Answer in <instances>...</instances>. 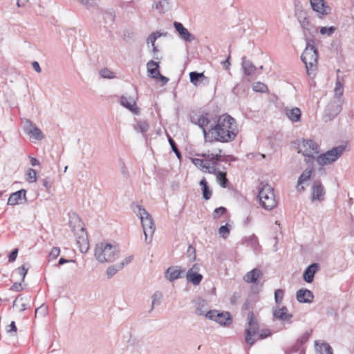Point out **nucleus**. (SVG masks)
Listing matches in <instances>:
<instances>
[{
	"mask_svg": "<svg viewBox=\"0 0 354 354\" xmlns=\"http://www.w3.org/2000/svg\"><path fill=\"white\" fill-rule=\"evenodd\" d=\"M335 30V28L333 26H330L328 28L322 27L320 28L319 32L322 35H327L330 36L334 33Z\"/></svg>",
	"mask_w": 354,
	"mask_h": 354,
	"instance_id": "obj_52",
	"label": "nucleus"
},
{
	"mask_svg": "<svg viewBox=\"0 0 354 354\" xmlns=\"http://www.w3.org/2000/svg\"><path fill=\"white\" fill-rule=\"evenodd\" d=\"M230 55H229L227 59L222 62V64L223 65V67L228 70L230 68Z\"/></svg>",
	"mask_w": 354,
	"mask_h": 354,
	"instance_id": "obj_63",
	"label": "nucleus"
},
{
	"mask_svg": "<svg viewBox=\"0 0 354 354\" xmlns=\"http://www.w3.org/2000/svg\"><path fill=\"white\" fill-rule=\"evenodd\" d=\"M196 314L198 315H205L206 314V304L205 300L198 298L196 301Z\"/></svg>",
	"mask_w": 354,
	"mask_h": 354,
	"instance_id": "obj_33",
	"label": "nucleus"
},
{
	"mask_svg": "<svg viewBox=\"0 0 354 354\" xmlns=\"http://www.w3.org/2000/svg\"><path fill=\"white\" fill-rule=\"evenodd\" d=\"M28 136L37 140H41L44 138L43 133L37 126L33 128L32 133Z\"/></svg>",
	"mask_w": 354,
	"mask_h": 354,
	"instance_id": "obj_40",
	"label": "nucleus"
},
{
	"mask_svg": "<svg viewBox=\"0 0 354 354\" xmlns=\"http://www.w3.org/2000/svg\"><path fill=\"white\" fill-rule=\"evenodd\" d=\"M230 232V228L227 224L222 225L218 228V234L223 239H226Z\"/></svg>",
	"mask_w": 354,
	"mask_h": 354,
	"instance_id": "obj_43",
	"label": "nucleus"
},
{
	"mask_svg": "<svg viewBox=\"0 0 354 354\" xmlns=\"http://www.w3.org/2000/svg\"><path fill=\"white\" fill-rule=\"evenodd\" d=\"M317 263H312L308 266L304 272L303 277L307 283H311L313 281L314 275L318 270Z\"/></svg>",
	"mask_w": 354,
	"mask_h": 354,
	"instance_id": "obj_21",
	"label": "nucleus"
},
{
	"mask_svg": "<svg viewBox=\"0 0 354 354\" xmlns=\"http://www.w3.org/2000/svg\"><path fill=\"white\" fill-rule=\"evenodd\" d=\"M227 212V209L224 207H219L216 208L212 214V216L214 218L217 219L221 215L224 214Z\"/></svg>",
	"mask_w": 354,
	"mask_h": 354,
	"instance_id": "obj_47",
	"label": "nucleus"
},
{
	"mask_svg": "<svg viewBox=\"0 0 354 354\" xmlns=\"http://www.w3.org/2000/svg\"><path fill=\"white\" fill-rule=\"evenodd\" d=\"M252 87L253 91L256 92L266 93L268 91V86L260 82H254Z\"/></svg>",
	"mask_w": 354,
	"mask_h": 354,
	"instance_id": "obj_37",
	"label": "nucleus"
},
{
	"mask_svg": "<svg viewBox=\"0 0 354 354\" xmlns=\"http://www.w3.org/2000/svg\"><path fill=\"white\" fill-rule=\"evenodd\" d=\"M192 163L198 168L205 169L206 162L200 158H193Z\"/></svg>",
	"mask_w": 354,
	"mask_h": 354,
	"instance_id": "obj_54",
	"label": "nucleus"
},
{
	"mask_svg": "<svg viewBox=\"0 0 354 354\" xmlns=\"http://www.w3.org/2000/svg\"><path fill=\"white\" fill-rule=\"evenodd\" d=\"M262 272L259 269L254 268L246 273L243 279L247 283H257V280L261 277Z\"/></svg>",
	"mask_w": 354,
	"mask_h": 354,
	"instance_id": "obj_23",
	"label": "nucleus"
},
{
	"mask_svg": "<svg viewBox=\"0 0 354 354\" xmlns=\"http://www.w3.org/2000/svg\"><path fill=\"white\" fill-rule=\"evenodd\" d=\"M36 125L34 124L30 120L28 119H25L24 121H23V128H24V132L29 135L32 133V131L33 129V128H35Z\"/></svg>",
	"mask_w": 354,
	"mask_h": 354,
	"instance_id": "obj_38",
	"label": "nucleus"
},
{
	"mask_svg": "<svg viewBox=\"0 0 354 354\" xmlns=\"http://www.w3.org/2000/svg\"><path fill=\"white\" fill-rule=\"evenodd\" d=\"M306 46L301 54V59L306 65V72L308 76L314 77L317 70L318 53L314 46L315 41L313 38H306Z\"/></svg>",
	"mask_w": 354,
	"mask_h": 354,
	"instance_id": "obj_2",
	"label": "nucleus"
},
{
	"mask_svg": "<svg viewBox=\"0 0 354 354\" xmlns=\"http://www.w3.org/2000/svg\"><path fill=\"white\" fill-rule=\"evenodd\" d=\"M26 191L24 189L17 191L10 194L8 200V205H15L25 203L27 201Z\"/></svg>",
	"mask_w": 354,
	"mask_h": 354,
	"instance_id": "obj_14",
	"label": "nucleus"
},
{
	"mask_svg": "<svg viewBox=\"0 0 354 354\" xmlns=\"http://www.w3.org/2000/svg\"><path fill=\"white\" fill-rule=\"evenodd\" d=\"M149 129V124L147 122L144 120H140L134 126V129L137 131H140L142 133H145Z\"/></svg>",
	"mask_w": 354,
	"mask_h": 354,
	"instance_id": "obj_34",
	"label": "nucleus"
},
{
	"mask_svg": "<svg viewBox=\"0 0 354 354\" xmlns=\"http://www.w3.org/2000/svg\"><path fill=\"white\" fill-rule=\"evenodd\" d=\"M200 185L202 187L203 191V197L205 200H209L212 194V190L209 189V187L207 184V182L205 178H203L199 183Z\"/></svg>",
	"mask_w": 354,
	"mask_h": 354,
	"instance_id": "obj_27",
	"label": "nucleus"
},
{
	"mask_svg": "<svg viewBox=\"0 0 354 354\" xmlns=\"http://www.w3.org/2000/svg\"><path fill=\"white\" fill-rule=\"evenodd\" d=\"M271 335V333L270 332V330H262L259 334L257 333V335H258L259 338L258 339H264L268 336H270Z\"/></svg>",
	"mask_w": 354,
	"mask_h": 354,
	"instance_id": "obj_60",
	"label": "nucleus"
},
{
	"mask_svg": "<svg viewBox=\"0 0 354 354\" xmlns=\"http://www.w3.org/2000/svg\"><path fill=\"white\" fill-rule=\"evenodd\" d=\"M310 336V332H308V331L305 332L297 339V344H299V345H302V344H305L309 339Z\"/></svg>",
	"mask_w": 354,
	"mask_h": 354,
	"instance_id": "obj_50",
	"label": "nucleus"
},
{
	"mask_svg": "<svg viewBox=\"0 0 354 354\" xmlns=\"http://www.w3.org/2000/svg\"><path fill=\"white\" fill-rule=\"evenodd\" d=\"M147 72L149 73V75L152 77L157 79L158 78V75H160L159 71V64L158 62H154L153 60H150L147 64Z\"/></svg>",
	"mask_w": 354,
	"mask_h": 354,
	"instance_id": "obj_25",
	"label": "nucleus"
},
{
	"mask_svg": "<svg viewBox=\"0 0 354 354\" xmlns=\"http://www.w3.org/2000/svg\"><path fill=\"white\" fill-rule=\"evenodd\" d=\"M286 115L293 122H299L301 119V110L297 108H286L285 109Z\"/></svg>",
	"mask_w": 354,
	"mask_h": 354,
	"instance_id": "obj_24",
	"label": "nucleus"
},
{
	"mask_svg": "<svg viewBox=\"0 0 354 354\" xmlns=\"http://www.w3.org/2000/svg\"><path fill=\"white\" fill-rule=\"evenodd\" d=\"M121 270V268H118V264L109 266L106 272L107 277L109 279L113 277L118 271Z\"/></svg>",
	"mask_w": 354,
	"mask_h": 354,
	"instance_id": "obj_41",
	"label": "nucleus"
},
{
	"mask_svg": "<svg viewBox=\"0 0 354 354\" xmlns=\"http://www.w3.org/2000/svg\"><path fill=\"white\" fill-rule=\"evenodd\" d=\"M37 171L34 169H28L27 171V181L34 183L37 180Z\"/></svg>",
	"mask_w": 354,
	"mask_h": 354,
	"instance_id": "obj_44",
	"label": "nucleus"
},
{
	"mask_svg": "<svg viewBox=\"0 0 354 354\" xmlns=\"http://www.w3.org/2000/svg\"><path fill=\"white\" fill-rule=\"evenodd\" d=\"M343 100L333 99L327 104L325 109V115L326 120H331L337 116L342 111V104Z\"/></svg>",
	"mask_w": 354,
	"mask_h": 354,
	"instance_id": "obj_11",
	"label": "nucleus"
},
{
	"mask_svg": "<svg viewBox=\"0 0 354 354\" xmlns=\"http://www.w3.org/2000/svg\"><path fill=\"white\" fill-rule=\"evenodd\" d=\"M174 26L179 34L180 38L184 39L185 41L191 42L195 39L194 36L192 35L181 23L175 21L174 23Z\"/></svg>",
	"mask_w": 354,
	"mask_h": 354,
	"instance_id": "obj_18",
	"label": "nucleus"
},
{
	"mask_svg": "<svg viewBox=\"0 0 354 354\" xmlns=\"http://www.w3.org/2000/svg\"><path fill=\"white\" fill-rule=\"evenodd\" d=\"M120 250L117 245L101 242L95 246V257L101 263L113 262L118 258Z\"/></svg>",
	"mask_w": 354,
	"mask_h": 354,
	"instance_id": "obj_4",
	"label": "nucleus"
},
{
	"mask_svg": "<svg viewBox=\"0 0 354 354\" xmlns=\"http://www.w3.org/2000/svg\"><path fill=\"white\" fill-rule=\"evenodd\" d=\"M168 140H169V145H171L172 151L176 153V156L178 158H180L181 156V154H180V152L179 151V150L178 149V147L176 145L175 141L170 137L169 138Z\"/></svg>",
	"mask_w": 354,
	"mask_h": 354,
	"instance_id": "obj_53",
	"label": "nucleus"
},
{
	"mask_svg": "<svg viewBox=\"0 0 354 354\" xmlns=\"http://www.w3.org/2000/svg\"><path fill=\"white\" fill-rule=\"evenodd\" d=\"M100 75L102 77L106 79H113L115 77L113 72L108 69L107 68H102L100 71Z\"/></svg>",
	"mask_w": 354,
	"mask_h": 354,
	"instance_id": "obj_45",
	"label": "nucleus"
},
{
	"mask_svg": "<svg viewBox=\"0 0 354 354\" xmlns=\"http://www.w3.org/2000/svg\"><path fill=\"white\" fill-rule=\"evenodd\" d=\"M326 191L320 180H315L312 186L311 201L322 202L324 200Z\"/></svg>",
	"mask_w": 354,
	"mask_h": 354,
	"instance_id": "obj_13",
	"label": "nucleus"
},
{
	"mask_svg": "<svg viewBox=\"0 0 354 354\" xmlns=\"http://www.w3.org/2000/svg\"><path fill=\"white\" fill-rule=\"evenodd\" d=\"M259 330V324L257 320L254 317L252 312H249L248 315V326L245 328V342L249 346H252L257 339L255 336Z\"/></svg>",
	"mask_w": 354,
	"mask_h": 354,
	"instance_id": "obj_9",
	"label": "nucleus"
},
{
	"mask_svg": "<svg viewBox=\"0 0 354 354\" xmlns=\"http://www.w3.org/2000/svg\"><path fill=\"white\" fill-rule=\"evenodd\" d=\"M198 267L194 264L187 272L186 277L189 282L192 283L194 285H198L202 279L203 275L198 273Z\"/></svg>",
	"mask_w": 354,
	"mask_h": 354,
	"instance_id": "obj_17",
	"label": "nucleus"
},
{
	"mask_svg": "<svg viewBox=\"0 0 354 354\" xmlns=\"http://www.w3.org/2000/svg\"><path fill=\"white\" fill-rule=\"evenodd\" d=\"M344 150V146H337L318 156L316 158V161L318 165L322 166L330 165L335 162L342 155Z\"/></svg>",
	"mask_w": 354,
	"mask_h": 354,
	"instance_id": "obj_8",
	"label": "nucleus"
},
{
	"mask_svg": "<svg viewBox=\"0 0 354 354\" xmlns=\"http://www.w3.org/2000/svg\"><path fill=\"white\" fill-rule=\"evenodd\" d=\"M153 8L158 10L160 13H165L169 9V2L168 0H160L153 4Z\"/></svg>",
	"mask_w": 354,
	"mask_h": 354,
	"instance_id": "obj_32",
	"label": "nucleus"
},
{
	"mask_svg": "<svg viewBox=\"0 0 354 354\" xmlns=\"http://www.w3.org/2000/svg\"><path fill=\"white\" fill-rule=\"evenodd\" d=\"M163 298V295L160 291H156L151 296V308L150 311H152L155 306H159Z\"/></svg>",
	"mask_w": 354,
	"mask_h": 354,
	"instance_id": "obj_30",
	"label": "nucleus"
},
{
	"mask_svg": "<svg viewBox=\"0 0 354 354\" xmlns=\"http://www.w3.org/2000/svg\"><path fill=\"white\" fill-rule=\"evenodd\" d=\"M238 130L235 120L228 114L219 116L216 123L209 129V142H229L234 140Z\"/></svg>",
	"mask_w": 354,
	"mask_h": 354,
	"instance_id": "obj_1",
	"label": "nucleus"
},
{
	"mask_svg": "<svg viewBox=\"0 0 354 354\" xmlns=\"http://www.w3.org/2000/svg\"><path fill=\"white\" fill-rule=\"evenodd\" d=\"M21 284V283H15L10 288L11 290L19 292L22 290Z\"/></svg>",
	"mask_w": 354,
	"mask_h": 354,
	"instance_id": "obj_61",
	"label": "nucleus"
},
{
	"mask_svg": "<svg viewBox=\"0 0 354 354\" xmlns=\"http://www.w3.org/2000/svg\"><path fill=\"white\" fill-rule=\"evenodd\" d=\"M28 268H26L24 266H21L17 268L16 272L21 277V281L24 280V278L28 272Z\"/></svg>",
	"mask_w": 354,
	"mask_h": 354,
	"instance_id": "obj_57",
	"label": "nucleus"
},
{
	"mask_svg": "<svg viewBox=\"0 0 354 354\" xmlns=\"http://www.w3.org/2000/svg\"><path fill=\"white\" fill-rule=\"evenodd\" d=\"M23 300H24L23 297H21L20 295L17 296V298L15 299V301L13 302L12 306L13 307H17L18 306L17 304L19 302L23 301Z\"/></svg>",
	"mask_w": 354,
	"mask_h": 354,
	"instance_id": "obj_64",
	"label": "nucleus"
},
{
	"mask_svg": "<svg viewBox=\"0 0 354 354\" xmlns=\"http://www.w3.org/2000/svg\"><path fill=\"white\" fill-rule=\"evenodd\" d=\"M221 151H222L221 149H219L218 150L219 153H218V154L203 153L201 155V156L206 158L205 162H208L209 163L211 162L214 165H217L218 162L221 160V156L220 154L221 153Z\"/></svg>",
	"mask_w": 354,
	"mask_h": 354,
	"instance_id": "obj_29",
	"label": "nucleus"
},
{
	"mask_svg": "<svg viewBox=\"0 0 354 354\" xmlns=\"http://www.w3.org/2000/svg\"><path fill=\"white\" fill-rule=\"evenodd\" d=\"M167 33H161L159 31L153 32L148 37L147 42L151 43L152 46L155 45V42L158 38L161 36H165Z\"/></svg>",
	"mask_w": 354,
	"mask_h": 354,
	"instance_id": "obj_39",
	"label": "nucleus"
},
{
	"mask_svg": "<svg viewBox=\"0 0 354 354\" xmlns=\"http://www.w3.org/2000/svg\"><path fill=\"white\" fill-rule=\"evenodd\" d=\"M205 317L210 320H214L223 326H228L232 322V319L228 312L219 313L216 310H210L206 313Z\"/></svg>",
	"mask_w": 354,
	"mask_h": 354,
	"instance_id": "obj_10",
	"label": "nucleus"
},
{
	"mask_svg": "<svg viewBox=\"0 0 354 354\" xmlns=\"http://www.w3.org/2000/svg\"><path fill=\"white\" fill-rule=\"evenodd\" d=\"M6 332L10 334L11 336H16L17 335V326L15 322L12 321L10 324L6 326Z\"/></svg>",
	"mask_w": 354,
	"mask_h": 354,
	"instance_id": "obj_46",
	"label": "nucleus"
},
{
	"mask_svg": "<svg viewBox=\"0 0 354 354\" xmlns=\"http://www.w3.org/2000/svg\"><path fill=\"white\" fill-rule=\"evenodd\" d=\"M313 168L308 167L306 168L303 173L300 175L297 180V189L299 192H302L305 191V187L303 185L309 181L312 177L313 174Z\"/></svg>",
	"mask_w": 354,
	"mask_h": 354,
	"instance_id": "obj_16",
	"label": "nucleus"
},
{
	"mask_svg": "<svg viewBox=\"0 0 354 354\" xmlns=\"http://www.w3.org/2000/svg\"><path fill=\"white\" fill-rule=\"evenodd\" d=\"M283 297V291L282 290L277 289L275 290L274 299H275V301L277 304H279L282 301Z\"/></svg>",
	"mask_w": 354,
	"mask_h": 354,
	"instance_id": "obj_55",
	"label": "nucleus"
},
{
	"mask_svg": "<svg viewBox=\"0 0 354 354\" xmlns=\"http://www.w3.org/2000/svg\"><path fill=\"white\" fill-rule=\"evenodd\" d=\"M320 354H333L331 346L326 342H323L319 346Z\"/></svg>",
	"mask_w": 354,
	"mask_h": 354,
	"instance_id": "obj_42",
	"label": "nucleus"
},
{
	"mask_svg": "<svg viewBox=\"0 0 354 354\" xmlns=\"http://www.w3.org/2000/svg\"><path fill=\"white\" fill-rule=\"evenodd\" d=\"M274 315L282 321L289 320L292 317V315L288 313V309L286 307L280 308L274 313Z\"/></svg>",
	"mask_w": 354,
	"mask_h": 354,
	"instance_id": "obj_31",
	"label": "nucleus"
},
{
	"mask_svg": "<svg viewBox=\"0 0 354 354\" xmlns=\"http://www.w3.org/2000/svg\"><path fill=\"white\" fill-rule=\"evenodd\" d=\"M295 15L297 20L303 29L305 38H310L309 37H315L317 33V28L309 20L305 11L302 10L296 9Z\"/></svg>",
	"mask_w": 354,
	"mask_h": 354,
	"instance_id": "obj_7",
	"label": "nucleus"
},
{
	"mask_svg": "<svg viewBox=\"0 0 354 354\" xmlns=\"http://www.w3.org/2000/svg\"><path fill=\"white\" fill-rule=\"evenodd\" d=\"M258 198L261 206L267 210H271L277 205L274 194V189L268 184L259 188Z\"/></svg>",
	"mask_w": 354,
	"mask_h": 354,
	"instance_id": "obj_5",
	"label": "nucleus"
},
{
	"mask_svg": "<svg viewBox=\"0 0 354 354\" xmlns=\"http://www.w3.org/2000/svg\"><path fill=\"white\" fill-rule=\"evenodd\" d=\"M187 252L190 253L189 259L190 260H195L196 254H195V248L192 245H189L187 250Z\"/></svg>",
	"mask_w": 354,
	"mask_h": 354,
	"instance_id": "obj_59",
	"label": "nucleus"
},
{
	"mask_svg": "<svg viewBox=\"0 0 354 354\" xmlns=\"http://www.w3.org/2000/svg\"><path fill=\"white\" fill-rule=\"evenodd\" d=\"M60 254V249L58 247H53L48 255V261L55 260Z\"/></svg>",
	"mask_w": 354,
	"mask_h": 354,
	"instance_id": "obj_48",
	"label": "nucleus"
},
{
	"mask_svg": "<svg viewBox=\"0 0 354 354\" xmlns=\"http://www.w3.org/2000/svg\"><path fill=\"white\" fill-rule=\"evenodd\" d=\"M120 104L134 114H138L140 109L136 106V99L133 97L124 95L120 98Z\"/></svg>",
	"mask_w": 354,
	"mask_h": 354,
	"instance_id": "obj_15",
	"label": "nucleus"
},
{
	"mask_svg": "<svg viewBox=\"0 0 354 354\" xmlns=\"http://www.w3.org/2000/svg\"><path fill=\"white\" fill-rule=\"evenodd\" d=\"M133 257L132 255L126 257L120 263H118V268L122 269L125 266L130 263L131 262V261L133 260Z\"/></svg>",
	"mask_w": 354,
	"mask_h": 354,
	"instance_id": "obj_56",
	"label": "nucleus"
},
{
	"mask_svg": "<svg viewBox=\"0 0 354 354\" xmlns=\"http://www.w3.org/2000/svg\"><path fill=\"white\" fill-rule=\"evenodd\" d=\"M183 271L180 270L178 267H169L166 270V278L170 281H174V280L180 277V274Z\"/></svg>",
	"mask_w": 354,
	"mask_h": 354,
	"instance_id": "obj_26",
	"label": "nucleus"
},
{
	"mask_svg": "<svg viewBox=\"0 0 354 354\" xmlns=\"http://www.w3.org/2000/svg\"><path fill=\"white\" fill-rule=\"evenodd\" d=\"M133 212L139 216L143 232L145 236V242L150 243L156 230V225L151 214L140 205L136 204L132 207Z\"/></svg>",
	"mask_w": 354,
	"mask_h": 354,
	"instance_id": "obj_3",
	"label": "nucleus"
},
{
	"mask_svg": "<svg viewBox=\"0 0 354 354\" xmlns=\"http://www.w3.org/2000/svg\"><path fill=\"white\" fill-rule=\"evenodd\" d=\"M310 3L313 10L319 15H328L330 8L325 5L324 0H310Z\"/></svg>",
	"mask_w": 354,
	"mask_h": 354,
	"instance_id": "obj_19",
	"label": "nucleus"
},
{
	"mask_svg": "<svg viewBox=\"0 0 354 354\" xmlns=\"http://www.w3.org/2000/svg\"><path fill=\"white\" fill-rule=\"evenodd\" d=\"M202 77H205L203 73L192 71L189 73L190 82L195 86H197L198 82Z\"/></svg>",
	"mask_w": 354,
	"mask_h": 354,
	"instance_id": "obj_35",
	"label": "nucleus"
},
{
	"mask_svg": "<svg viewBox=\"0 0 354 354\" xmlns=\"http://www.w3.org/2000/svg\"><path fill=\"white\" fill-rule=\"evenodd\" d=\"M298 152L301 153L308 158L306 162L312 164L315 158V155L319 153V147L317 142L313 140H303L298 143Z\"/></svg>",
	"mask_w": 354,
	"mask_h": 354,
	"instance_id": "obj_6",
	"label": "nucleus"
},
{
	"mask_svg": "<svg viewBox=\"0 0 354 354\" xmlns=\"http://www.w3.org/2000/svg\"><path fill=\"white\" fill-rule=\"evenodd\" d=\"M216 165L212 164L211 165L209 162H206V166H205V169L207 170V171L208 173L213 174H215L216 176L217 173L220 172V171H217V169L216 168Z\"/></svg>",
	"mask_w": 354,
	"mask_h": 354,
	"instance_id": "obj_51",
	"label": "nucleus"
},
{
	"mask_svg": "<svg viewBox=\"0 0 354 354\" xmlns=\"http://www.w3.org/2000/svg\"><path fill=\"white\" fill-rule=\"evenodd\" d=\"M241 66L245 75L248 76L254 75L257 71L254 64L245 57H242Z\"/></svg>",
	"mask_w": 354,
	"mask_h": 354,
	"instance_id": "obj_22",
	"label": "nucleus"
},
{
	"mask_svg": "<svg viewBox=\"0 0 354 354\" xmlns=\"http://www.w3.org/2000/svg\"><path fill=\"white\" fill-rule=\"evenodd\" d=\"M17 254H18V249L15 248L9 254V257H8L9 261L12 262V261H15L17 259Z\"/></svg>",
	"mask_w": 354,
	"mask_h": 354,
	"instance_id": "obj_58",
	"label": "nucleus"
},
{
	"mask_svg": "<svg viewBox=\"0 0 354 354\" xmlns=\"http://www.w3.org/2000/svg\"><path fill=\"white\" fill-rule=\"evenodd\" d=\"M296 298L300 303H311L313 300L314 295L312 291L301 288L297 291Z\"/></svg>",
	"mask_w": 354,
	"mask_h": 354,
	"instance_id": "obj_20",
	"label": "nucleus"
},
{
	"mask_svg": "<svg viewBox=\"0 0 354 354\" xmlns=\"http://www.w3.org/2000/svg\"><path fill=\"white\" fill-rule=\"evenodd\" d=\"M216 180L222 187L225 188L227 187L228 184V180L226 178L225 173L222 171L218 172L216 175Z\"/></svg>",
	"mask_w": 354,
	"mask_h": 354,
	"instance_id": "obj_36",
	"label": "nucleus"
},
{
	"mask_svg": "<svg viewBox=\"0 0 354 354\" xmlns=\"http://www.w3.org/2000/svg\"><path fill=\"white\" fill-rule=\"evenodd\" d=\"M104 15L106 19L113 22L115 18V14L113 8H109L104 11Z\"/></svg>",
	"mask_w": 354,
	"mask_h": 354,
	"instance_id": "obj_49",
	"label": "nucleus"
},
{
	"mask_svg": "<svg viewBox=\"0 0 354 354\" xmlns=\"http://www.w3.org/2000/svg\"><path fill=\"white\" fill-rule=\"evenodd\" d=\"M191 121L202 129L205 140L209 141L210 138V135L209 134L210 120L208 119L207 115H200L197 118L193 116L191 118Z\"/></svg>",
	"mask_w": 354,
	"mask_h": 354,
	"instance_id": "obj_12",
	"label": "nucleus"
},
{
	"mask_svg": "<svg viewBox=\"0 0 354 354\" xmlns=\"http://www.w3.org/2000/svg\"><path fill=\"white\" fill-rule=\"evenodd\" d=\"M334 93V99L342 100V96L344 93V84L339 80V77L338 76L335 82Z\"/></svg>",
	"mask_w": 354,
	"mask_h": 354,
	"instance_id": "obj_28",
	"label": "nucleus"
},
{
	"mask_svg": "<svg viewBox=\"0 0 354 354\" xmlns=\"http://www.w3.org/2000/svg\"><path fill=\"white\" fill-rule=\"evenodd\" d=\"M32 66L33 68V69L37 72V73H41V67L39 66V64L38 63V62L37 61H34L32 63Z\"/></svg>",
	"mask_w": 354,
	"mask_h": 354,
	"instance_id": "obj_62",
	"label": "nucleus"
}]
</instances>
